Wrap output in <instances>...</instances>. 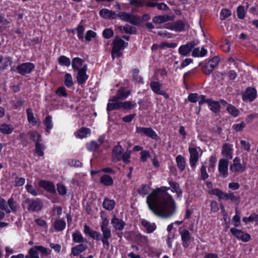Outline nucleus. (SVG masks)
<instances>
[{"label":"nucleus","mask_w":258,"mask_h":258,"mask_svg":"<svg viewBox=\"0 0 258 258\" xmlns=\"http://www.w3.org/2000/svg\"><path fill=\"white\" fill-rule=\"evenodd\" d=\"M161 186L154 189L146 199L150 210L156 216L163 218L172 217L176 210V204L172 196Z\"/></svg>","instance_id":"nucleus-1"},{"label":"nucleus","mask_w":258,"mask_h":258,"mask_svg":"<svg viewBox=\"0 0 258 258\" xmlns=\"http://www.w3.org/2000/svg\"><path fill=\"white\" fill-rule=\"evenodd\" d=\"M137 106V103L135 101H125L124 102H119L111 103L108 102L107 105L106 110L110 112L114 110H131Z\"/></svg>","instance_id":"nucleus-2"},{"label":"nucleus","mask_w":258,"mask_h":258,"mask_svg":"<svg viewBox=\"0 0 258 258\" xmlns=\"http://www.w3.org/2000/svg\"><path fill=\"white\" fill-rule=\"evenodd\" d=\"M112 44L111 56L114 59V55L117 57H120L122 55V53L120 50L126 47L128 45V43L123 41L119 36L116 35L114 37Z\"/></svg>","instance_id":"nucleus-3"},{"label":"nucleus","mask_w":258,"mask_h":258,"mask_svg":"<svg viewBox=\"0 0 258 258\" xmlns=\"http://www.w3.org/2000/svg\"><path fill=\"white\" fill-rule=\"evenodd\" d=\"M109 225V220L106 217L102 218V221L100 223V228L103 238L102 239L103 246L105 248L108 249L110 246L109 239L111 237V232L110 229L108 227Z\"/></svg>","instance_id":"nucleus-4"},{"label":"nucleus","mask_w":258,"mask_h":258,"mask_svg":"<svg viewBox=\"0 0 258 258\" xmlns=\"http://www.w3.org/2000/svg\"><path fill=\"white\" fill-rule=\"evenodd\" d=\"M210 194L216 196L219 200L235 201L237 204L239 203L240 201V197L239 196H235L233 193H225L221 189L218 188L212 189L210 191Z\"/></svg>","instance_id":"nucleus-5"},{"label":"nucleus","mask_w":258,"mask_h":258,"mask_svg":"<svg viewBox=\"0 0 258 258\" xmlns=\"http://www.w3.org/2000/svg\"><path fill=\"white\" fill-rule=\"evenodd\" d=\"M219 61V57L214 56L209 61L205 62L203 65H202V62H200L199 66H202V71L204 74L209 75L218 64Z\"/></svg>","instance_id":"nucleus-6"},{"label":"nucleus","mask_w":258,"mask_h":258,"mask_svg":"<svg viewBox=\"0 0 258 258\" xmlns=\"http://www.w3.org/2000/svg\"><path fill=\"white\" fill-rule=\"evenodd\" d=\"M24 204L29 212H38L43 207V203L39 198L36 199H26L24 201Z\"/></svg>","instance_id":"nucleus-7"},{"label":"nucleus","mask_w":258,"mask_h":258,"mask_svg":"<svg viewBox=\"0 0 258 258\" xmlns=\"http://www.w3.org/2000/svg\"><path fill=\"white\" fill-rule=\"evenodd\" d=\"M131 91L126 90L124 87H120L114 96H111L108 99V102L114 103L120 102V100H125L131 95Z\"/></svg>","instance_id":"nucleus-8"},{"label":"nucleus","mask_w":258,"mask_h":258,"mask_svg":"<svg viewBox=\"0 0 258 258\" xmlns=\"http://www.w3.org/2000/svg\"><path fill=\"white\" fill-rule=\"evenodd\" d=\"M38 251L41 253L42 256L49 254L47 248L42 245H35L28 250V254L25 256V258H40Z\"/></svg>","instance_id":"nucleus-9"},{"label":"nucleus","mask_w":258,"mask_h":258,"mask_svg":"<svg viewBox=\"0 0 258 258\" xmlns=\"http://www.w3.org/2000/svg\"><path fill=\"white\" fill-rule=\"evenodd\" d=\"M136 133L141 135H144L156 141L159 139V136L156 132L151 127H146L137 126Z\"/></svg>","instance_id":"nucleus-10"},{"label":"nucleus","mask_w":258,"mask_h":258,"mask_svg":"<svg viewBox=\"0 0 258 258\" xmlns=\"http://www.w3.org/2000/svg\"><path fill=\"white\" fill-rule=\"evenodd\" d=\"M35 68L34 63L31 62H23L16 67L18 70V73L22 76H25L27 74H31Z\"/></svg>","instance_id":"nucleus-11"},{"label":"nucleus","mask_w":258,"mask_h":258,"mask_svg":"<svg viewBox=\"0 0 258 258\" xmlns=\"http://www.w3.org/2000/svg\"><path fill=\"white\" fill-rule=\"evenodd\" d=\"M1 210H5L6 213H10L11 211L16 212L17 211V204L13 198H10L7 204L6 201L1 198Z\"/></svg>","instance_id":"nucleus-12"},{"label":"nucleus","mask_w":258,"mask_h":258,"mask_svg":"<svg viewBox=\"0 0 258 258\" xmlns=\"http://www.w3.org/2000/svg\"><path fill=\"white\" fill-rule=\"evenodd\" d=\"M230 170L233 173H242L246 170L245 165L241 163L239 157L236 156L230 165Z\"/></svg>","instance_id":"nucleus-13"},{"label":"nucleus","mask_w":258,"mask_h":258,"mask_svg":"<svg viewBox=\"0 0 258 258\" xmlns=\"http://www.w3.org/2000/svg\"><path fill=\"white\" fill-rule=\"evenodd\" d=\"M230 231L236 238L241 240L244 242H247L251 239V236L249 234L235 227L230 228Z\"/></svg>","instance_id":"nucleus-14"},{"label":"nucleus","mask_w":258,"mask_h":258,"mask_svg":"<svg viewBox=\"0 0 258 258\" xmlns=\"http://www.w3.org/2000/svg\"><path fill=\"white\" fill-rule=\"evenodd\" d=\"M257 90L252 87H248L242 94L243 101H248L250 102L253 101L257 98Z\"/></svg>","instance_id":"nucleus-15"},{"label":"nucleus","mask_w":258,"mask_h":258,"mask_svg":"<svg viewBox=\"0 0 258 258\" xmlns=\"http://www.w3.org/2000/svg\"><path fill=\"white\" fill-rule=\"evenodd\" d=\"M198 44L197 41L192 40L185 44L181 45L178 48L179 54L183 56H187Z\"/></svg>","instance_id":"nucleus-16"},{"label":"nucleus","mask_w":258,"mask_h":258,"mask_svg":"<svg viewBox=\"0 0 258 258\" xmlns=\"http://www.w3.org/2000/svg\"><path fill=\"white\" fill-rule=\"evenodd\" d=\"M123 151V148L120 145V142H118L117 145L114 146L112 148L111 152L112 162L113 163H116L121 161V158Z\"/></svg>","instance_id":"nucleus-17"},{"label":"nucleus","mask_w":258,"mask_h":258,"mask_svg":"<svg viewBox=\"0 0 258 258\" xmlns=\"http://www.w3.org/2000/svg\"><path fill=\"white\" fill-rule=\"evenodd\" d=\"M189 164L192 169H195L199 161V153L195 147H189Z\"/></svg>","instance_id":"nucleus-18"},{"label":"nucleus","mask_w":258,"mask_h":258,"mask_svg":"<svg viewBox=\"0 0 258 258\" xmlns=\"http://www.w3.org/2000/svg\"><path fill=\"white\" fill-rule=\"evenodd\" d=\"M229 161L225 158H221L219 161L218 171L220 175L223 178H226L228 176Z\"/></svg>","instance_id":"nucleus-19"},{"label":"nucleus","mask_w":258,"mask_h":258,"mask_svg":"<svg viewBox=\"0 0 258 258\" xmlns=\"http://www.w3.org/2000/svg\"><path fill=\"white\" fill-rule=\"evenodd\" d=\"M87 71V65L86 64L83 65V67L78 71L77 80L79 85L85 84L88 79L89 76L86 73Z\"/></svg>","instance_id":"nucleus-20"},{"label":"nucleus","mask_w":258,"mask_h":258,"mask_svg":"<svg viewBox=\"0 0 258 258\" xmlns=\"http://www.w3.org/2000/svg\"><path fill=\"white\" fill-rule=\"evenodd\" d=\"M38 185L40 187L50 194H54L56 193L54 184L51 181L46 180H40L39 181Z\"/></svg>","instance_id":"nucleus-21"},{"label":"nucleus","mask_w":258,"mask_h":258,"mask_svg":"<svg viewBox=\"0 0 258 258\" xmlns=\"http://www.w3.org/2000/svg\"><path fill=\"white\" fill-rule=\"evenodd\" d=\"M182 245L184 248H187L190 244L191 234L186 229H184L180 232Z\"/></svg>","instance_id":"nucleus-22"},{"label":"nucleus","mask_w":258,"mask_h":258,"mask_svg":"<svg viewBox=\"0 0 258 258\" xmlns=\"http://www.w3.org/2000/svg\"><path fill=\"white\" fill-rule=\"evenodd\" d=\"M185 23L183 21L178 20L170 25L169 29L175 32H182L185 29Z\"/></svg>","instance_id":"nucleus-23"},{"label":"nucleus","mask_w":258,"mask_h":258,"mask_svg":"<svg viewBox=\"0 0 258 258\" xmlns=\"http://www.w3.org/2000/svg\"><path fill=\"white\" fill-rule=\"evenodd\" d=\"M232 147V145L228 143H225L222 146V154L225 157L224 158L227 159V160L231 159L233 157Z\"/></svg>","instance_id":"nucleus-24"},{"label":"nucleus","mask_w":258,"mask_h":258,"mask_svg":"<svg viewBox=\"0 0 258 258\" xmlns=\"http://www.w3.org/2000/svg\"><path fill=\"white\" fill-rule=\"evenodd\" d=\"M111 223L114 228L117 230H122L125 225V223L121 219H119L114 215L111 219Z\"/></svg>","instance_id":"nucleus-25"},{"label":"nucleus","mask_w":258,"mask_h":258,"mask_svg":"<svg viewBox=\"0 0 258 258\" xmlns=\"http://www.w3.org/2000/svg\"><path fill=\"white\" fill-rule=\"evenodd\" d=\"M141 225L146 229L147 233H153L157 228V226L155 223H150L146 219L141 220Z\"/></svg>","instance_id":"nucleus-26"},{"label":"nucleus","mask_w":258,"mask_h":258,"mask_svg":"<svg viewBox=\"0 0 258 258\" xmlns=\"http://www.w3.org/2000/svg\"><path fill=\"white\" fill-rule=\"evenodd\" d=\"M101 17L106 19H114L117 18V14L107 9H103L99 12Z\"/></svg>","instance_id":"nucleus-27"},{"label":"nucleus","mask_w":258,"mask_h":258,"mask_svg":"<svg viewBox=\"0 0 258 258\" xmlns=\"http://www.w3.org/2000/svg\"><path fill=\"white\" fill-rule=\"evenodd\" d=\"M88 246L86 244L81 243L73 247L71 249V254L74 256H77L81 253L86 250Z\"/></svg>","instance_id":"nucleus-28"},{"label":"nucleus","mask_w":258,"mask_h":258,"mask_svg":"<svg viewBox=\"0 0 258 258\" xmlns=\"http://www.w3.org/2000/svg\"><path fill=\"white\" fill-rule=\"evenodd\" d=\"M72 239L74 243H82L83 242H87V239L84 238L79 230H77L72 233Z\"/></svg>","instance_id":"nucleus-29"},{"label":"nucleus","mask_w":258,"mask_h":258,"mask_svg":"<svg viewBox=\"0 0 258 258\" xmlns=\"http://www.w3.org/2000/svg\"><path fill=\"white\" fill-rule=\"evenodd\" d=\"M208 106L210 110L214 113H217L220 111L221 106L219 101L214 100L211 98Z\"/></svg>","instance_id":"nucleus-30"},{"label":"nucleus","mask_w":258,"mask_h":258,"mask_svg":"<svg viewBox=\"0 0 258 258\" xmlns=\"http://www.w3.org/2000/svg\"><path fill=\"white\" fill-rule=\"evenodd\" d=\"M100 182L105 186H111L113 184L114 181L112 177L108 174H105L102 175L100 178Z\"/></svg>","instance_id":"nucleus-31"},{"label":"nucleus","mask_w":258,"mask_h":258,"mask_svg":"<svg viewBox=\"0 0 258 258\" xmlns=\"http://www.w3.org/2000/svg\"><path fill=\"white\" fill-rule=\"evenodd\" d=\"M177 166L180 171L182 172L185 169L186 161L184 157L181 155H178L175 158Z\"/></svg>","instance_id":"nucleus-32"},{"label":"nucleus","mask_w":258,"mask_h":258,"mask_svg":"<svg viewBox=\"0 0 258 258\" xmlns=\"http://www.w3.org/2000/svg\"><path fill=\"white\" fill-rule=\"evenodd\" d=\"M91 133V130L88 127H82L76 132V137L80 139H83L87 137Z\"/></svg>","instance_id":"nucleus-33"},{"label":"nucleus","mask_w":258,"mask_h":258,"mask_svg":"<svg viewBox=\"0 0 258 258\" xmlns=\"http://www.w3.org/2000/svg\"><path fill=\"white\" fill-rule=\"evenodd\" d=\"M53 226L56 231H62L66 228V222L62 219H56Z\"/></svg>","instance_id":"nucleus-34"},{"label":"nucleus","mask_w":258,"mask_h":258,"mask_svg":"<svg viewBox=\"0 0 258 258\" xmlns=\"http://www.w3.org/2000/svg\"><path fill=\"white\" fill-rule=\"evenodd\" d=\"M115 202L113 200H110L107 198L104 199L102 206L104 209L109 211H112L115 207Z\"/></svg>","instance_id":"nucleus-35"},{"label":"nucleus","mask_w":258,"mask_h":258,"mask_svg":"<svg viewBox=\"0 0 258 258\" xmlns=\"http://www.w3.org/2000/svg\"><path fill=\"white\" fill-rule=\"evenodd\" d=\"M140 70L138 69H134L132 71L133 80L138 84H144L143 78L139 75Z\"/></svg>","instance_id":"nucleus-36"},{"label":"nucleus","mask_w":258,"mask_h":258,"mask_svg":"<svg viewBox=\"0 0 258 258\" xmlns=\"http://www.w3.org/2000/svg\"><path fill=\"white\" fill-rule=\"evenodd\" d=\"M43 124L46 126L45 132L48 135L50 133V130L53 126L52 121V116L50 115H47L43 121Z\"/></svg>","instance_id":"nucleus-37"},{"label":"nucleus","mask_w":258,"mask_h":258,"mask_svg":"<svg viewBox=\"0 0 258 258\" xmlns=\"http://www.w3.org/2000/svg\"><path fill=\"white\" fill-rule=\"evenodd\" d=\"M150 86L153 92L157 95L162 91V84L159 82L152 81L150 83Z\"/></svg>","instance_id":"nucleus-38"},{"label":"nucleus","mask_w":258,"mask_h":258,"mask_svg":"<svg viewBox=\"0 0 258 258\" xmlns=\"http://www.w3.org/2000/svg\"><path fill=\"white\" fill-rule=\"evenodd\" d=\"M226 110L233 117H237L240 113L239 110L232 104L228 105Z\"/></svg>","instance_id":"nucleus-39"},{"label":"nucleus","mask_w":258,"mask_h":258,"mask_svg":"<svg viewBox=\"0 0 258 258\" xmlns=\"http://www.w3.org/2000/svg\"><path fill=\"white\" fill-rule=\"evenodd\" d=\"M169 20V16L167 15H160L155 16L153 18L152 21L155 24H162Z\"/></svg>","instance_id":"nucleus-40"},{"label":"nucleus","mask_w":258,"mask_h":258,"mask_svg":"<svg viewBox=\"0 0 258 258\" xmlns=\"http://www.w3.org/2000/svg\"><path fill=\"white\" fill-rule=\"evenodd\" d=\"M27 119L29 123H31L32 125H35L37 124V121L34 116L32 110L31 108H28L26 109Z\"/></svg>","instance_id":"nucleus-41"},{"label":"nucleus","mask_w":258,"mask_h":258,"mask_svg":"<svg viewBox=\"0 0 258 258\" xmlns=\"http://www.w3.org/2000/svg\"><path fill=\"white\" fill-rule=\"evenodd\" d=\"M197 70L196 68H194L190 71L185 72L183 76V82H185V80L188 79H192L197 76Z\"/></svg>","instance_id":"nucleus-42"},{"label":"nucleus","mask_w":258,"mask_h":258,"mask_svg":"<svg viewBox=\"0 0 258 258\" xmlns=\"http://www.w3.org/2000/svg\"><path fill=\"white\" fill-rule=\"evenodd\" d=\"M83 63V60L78 57H75L72 60V67L74 70H79V67Z\"/></svg>","instance_id":"nucleus-43"},{"label":"nucleus","mask_w":258,"mask_h":258,"mask_svg":"<svg viewBox=\"0 0 258 258\" xmlns=\"http://www.w3.org/2000/svg\"><path fill=\"white\" fill-rule=\"evenodd\" d=\"M58 62L59 65L66 67H69L71 63L70 59L64 55H60L58 57Z\"/></svg>","instance_id":"nucleus-44"},{"label":"nucleus","mask_w":258,"mask_h":258,"mask_svg":"<svg viewBox=\"0 0 258 258\" xmlns=\"http://www.w3.org/2000/svg\"><path fill=\"white\" fill-rule=\"evenodd\" d=\"M44 146L43 145L40 144V142H36L35 143V154L39 156H43L44 155Z\"/></svg>","instance_id":"nucleus-45"},{"label":"nucleus","mask_w":258,"mask_h":258,"mask_svg":"<svg viewBox=\"0 0 258 258\" xmlns=\"http://www.w3.org/2000/svg\"><path fill=\"white\" fill-rule=\"evenodd\" d=\"M232 224L235 227H239L241 225L240 216L237 208H235V215L232 218Z\"/></svg>","instance_id":"nucleus-46"},{"label":"nucleus","mask_w":258,"mask_h":258,"mask_svg":"<svg viewBox=\"0 0 258 258\" xmlns=\"http://www.w3.org/2000/svg\"><path fill=\"white\" fill-rule=\"evenodd\" d=\"M14 131V127L12 125L9 124H1V133L4 134H10Z\"/></svg>","instance_id":"nucleus-47"},{"label":"nucleus","mask_w":258,"mask_h":258,"mask_svg":"<svg viewBox=\"0 0 258 258\" xmlns=\"http://www.w3.org/2000/svg\"><path fill=\"white\" fill-rule=\"evenodd\" d=\"M141 22V19L140 16L131 14V18H130L128 23L138 26L140 25Z\"/></svg>","instance_id":"nucleus-48"},{"label":"nucleus","mask_w":258,"mask_h":258,"mask_svg":"<svg viewBox=\"0 0 258 258\" xmlns=\"http://www.w3.org/2000/svg\"><path fill=\"white\" fill-rule=\"evenodd\" d=\"M217 161V159L216 155H213L209 157L208 161V171L209 172H210L212 169L214 170Z\"/></svg>","instance_id":"nucleus-49"},{"label":"nucleus","mask_w":258,"mask_h":258,"mask_svg":"<svg viewBox=\"0 0 258 258\" xmlns=\"http://www.w3.org/2000/svg\"><path fill=\"white\" fill-rule=\"evenodd\" d=\"M76 31L78 39L83 41L84 38V31L85 27L83 25L79 24L77 28H76Z\"/></svg>","instance_id":"nucleus-50"},{"label":"nucleus","mask_w":258,"mask_h":258,"mask_svg":"<svg viewBox=\"0 0 258 258\" xmlns=\"http://www.w3.org/2000/svg\"><path fill=\"white\" fill-rule=\"evenodd\" d=\"M99 147V144L95 141H92L86 144V148L89 151L94 152Z\"/></svg>","instance_id":"nucleus-51"},{"label":"nucleus","mask_w":258,"mask_h":258,"mask_svg":"<svg viewBox=\"0 0 258 258\" xmlns=\"http://www.w3.org/2000/svg\"><path fill=\"white\" fill-rule=\"evenodd\" d=\"M231 15V12L228 9H222L220 13V19L223 21Z\"/></svg>","instance_id":"nucleus-52"},{"label":"nucleus","mask_w":258,"mask_h":258,"mask_svg":"<svg viewBox=\"0 0 258 258\" xmlns=\"http://www.w3.org/2000/svg\"><path fill=\"white\" fill-rule=\"evenodd\" d=\"M123 30L126 34H136L137 33V28L135 27L126 24L123 26Z\"/></svg>","instance_id":"nucleus-53"},{"label":"nucleus","mask_w":258,"mask_h":258,"mask_svg":"<svg viewBox=\"0 0 258 258\" xmlns=\"http://www.w3.org/2000/svg\"><path fill=\"white\" fill-rule=\"evenodd\" d=\"M89 237L96 240V241H101L102 242V239L103 238V235L101 236V234L100 232L95 230L92 231Z\"/></svg>","instance_id":"nucleus-54"},{"label":"nucleus","mask_w":258,"mask_h":258,"mask_svg":"<svg viewBox=\"0 0 258 258\" xmlns=\"http://www.w3.org/2000/svg\"><path fill=\"white\" fill-rule=\"evenodd\" d=\"M64 83L68 88L72 87L74 85L72 77L71 74L66 73L65 74Z\"/></svg>","instance_id":"nucleus-55"},{"label":"nucleus","mask_w":258,"mask_h":258,"mask_svg":"<svg viewBox=\"0 0 258 258\" xmlns=\"http://www.w3.org/2000/svg\"><path fill=\"white\" fill-rule=\"evenodd\" d=\"M131 13L120 12L117 14V17L119 18L122 21L128 22L131 18Z\"/></svg>","instance_id":"nucleus-56"},{"label":"nucleus","mask_w":258,"mask_h":258,"mask_svg":"<svg viewBox=\"0 0 258 258\" xmlns=\"http://www.w3.org/2000/svg\"><path fill=\"white\" fill-rule=\"evenodd\" d=\"M114 31L111 28H105L102 32L103 38L108 39L112 37L114 35Z\"/></svg>","instance_id":"nucleus-57"},{"label":"nucleus","mask_w":258,"mask_h":258,"mask_svg":"<svg viewBox=\"0 0 258 258\" xmlns=\"http://www.w3.org/2000/svg\"><path fill=\"white\" fill-rule=\"evenodd\" d=\"M220 47L223 51L228 52L230 50V42L227 39L225 40L220 45Z\"/></svg>","instance_id":"nucleus-58"},{"label":"nucleus","mask_w":258,"mask_h":258,"mask_svg":"<svg viewBox=\"0 0 258 258\" xmlns=\"http://www.w3.org/2000/svg\"><path fill=\"white\" fill-rule=\"evenodd\" d=\"M30 138L34 142H41V136L36 131H32L30 132Z\"/></svg>","instance_id":"nucleus-59"},{"label":"nucleus","mask_w":258,"mask_h":258,"mask_svg":"<svg viewBox=\"0 0 258 258\" xmlns=\"http://www.w3.org/2000/svg\"><path fill=\"white\" fill-rule=\"evenodd\" d=\"M131 156V151H126L125 152H123L122 155L121 160L126 164H128L131 162L130 158Z\"/></svg>","instance_id":"nucleus-60"},{"label":"nucleus","mask_w":258,"mask_h":258,"mask_svg":"<svg viewBox=\"0 0 258 258\" xmlns=\"http://www.w3.org/2000/svg\"><path fill=\"white\" fill-rule=\"evenodd\" d=\"M246 12L244 10V7L239 6L237 8V16L238 19H243L245 16Z\"/></svg>","instance_id":"nucleus-61"},{"label":"nucleus","mask_w":258,"mask_h":258,"mask_svg":"<svg viewBox=\"0 0 258 258\" xmlns=\"http://www.w3.org/2000/svg\"><path fill=\"white\" fill-rule=\"evenodd\" d=\"M97 36V33L93 30H88L85 36L86 41L89 42L91 41L92 38H95Z\"/></svg>","instance_id":"nucleus-62"},{"label":"nucleus","mask_w":258,"mask_h":258,"mask_svg":"<svg viewBox=\"0 0 258 258\" xmlns=\"http://www.w3.org/2000/svg\"><path fill=\"white\" fill-rule=\"evenodd\" d=\"M55 93L59 97H67L68 96V93L66 91V89L63 86L58 87L56 89Z\"/></svg>","instance_id":"nucleus-63"},{"label":"nucleus","mask_w":258,"mask_h":258,"mask_svg":"<svg viewBox=\"0 0 258 258\" xmlns=\"http://www.w3.org/2000/svg\"><path fill=\"white\" fill-rule=\"evenodd\" d=\"M140 160L143 162H145L147 161V159L151 156L150 151L148 150H142L141 153Z\"/></svg>","instance_id":"nucleus-64"}]
</instances>
